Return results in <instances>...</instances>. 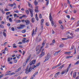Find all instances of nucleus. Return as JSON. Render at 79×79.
<instances>
[{
    "label": "nucleus",
    "instance_id": "f257e3e1",
    "mask_svg": "<svg viewBox=\"0 0 79 79\" xmlns=\"http://www.w3.org/2000/svg\"><path fill=\"white\" fill-rule=\"evenodd\" d=\"M49 19L50 21H51V24L52 26H54V27H56V25H55L54 24V22L53 21V18L52 17V14L50 13L49 14Z\"/></svg>",
    "mask_w": 79,
    "mask_h": 79
},
{
    "label": "nucleus",
    "instance_id": "f03ea898",
    "mask_svg": "<svg viewBox=\"0 0 79 79\" xmlns=\"http://www.w3.org/2000/svg\"><path fill=\"white\" fill-rule=\"evenodd\" d=\"M32 70V67H30L29 69H28V68H27L26 69V71L25 72V73L26 74H28L29 72H31V70Z\"/></svg>",
    "mask_w": 79,
    "mask_h": 79
},
{
    "label": "nucleus",
    "instance_id": "7ed1b4c3",
    "mask_svg": "<svg viewBox=\"0 0 79 79\" xmlns=\"http://www.w3.org/2000/svg\"><path fill=\"white\" fill-rule=\"evenodd\" d=\"M28 10L30 11L31 17V18H32V17H33V12H34V11H33V10H32V9L30 8H28Z\"/></svg>",
    "mask_w": 79,
    "mask_h": 79
},
{
    "label": "nucleus",
    "instance_id": "20e7f679",
    "mask_svg": "<svg viewBox=\"0 0 79 79\" xmlns=\"http://www.w3.org/2000/svg\"><path fill=\"white\" fill-rule=\"evenodd\" d=\"M35 62H36V60H32V61H31L30 63V65H31L32 64H35Z\"/></svg>",
    "mask_w": 79,
    "mask_h": 79
},
{
    "label": "nucleus",
    "instance_id": "39448f33",
    "mask_svg": "<svg viewBox=\"0 0 79 79\" xmlns=\"http://www.w3.org/2000/svg\"><path fill=\"white\" fill-rule=\"evenodd\" d=\"M69 34H70V35L71 37H73V33L71 32V31H67V32L66 35H68Z\"/></svg>",
    "mask_w": 79,
    "mask_h": 79
},
{
    "label": "nucleus",
    "instance_id": "423d86ee",
    "mask_svg": "<svg viewBox=\"0 0 79 79\" xmlns=\"http://www.w3.org/2000/svg\"><path fill=\"white\" fill-rule=\"evenodd\" d=\"M44 54L45 52H42L41 54L39 56V58H42V56H43L44 55Z\"/></svg>",
    "mask_w": 79,
    "mask_h": 79
},
{
    "label": "nucleus",
    "instance_id": "0eeeda50",
    "mask_svg": "<svg viewBox=\"0 0 79 79\" xmlns=\"http://www.w3.org/2000/svg\"><path fill=\"white\" fill-rule=\"evenodd\" d=\"M25 22L26 23V25H29V23H30V21L29 20H26L25 21Z\"/></svg>",
    "mask_w": 79,
    "mask_h": 79
},
{
    "label": "nucleus",
    "instance_id": "6e6552de",
    "mask_svg": "<svg viewBox=\"0 0 79 79\" xmlns=\"http://www.w3.org/2000/svg\"><path fill=\"white\" fill-rule=\"evenodd\" d=\"M46 59L44 61V63L46 61H48L49 59H50V56H47L46 57H45Z\"/></svg>",
    "mask_w": 79,
    "mask_h": 79
},
{
    "label": "nucleus",
    "instance_id": "1a4fd4ad",
    "mask_svg": "<svg viewBox=\"0 0 79 79\" xmlns=\"http://www.w3.org/2000/svg\"><path fill=\"white\" fill-rule=\"evenodd\" d=\"M71 64H70L69 65V66L68 67L67 69V71L66 73L68 72V71H69V69L70 68H71Z\"/></svg>",
    "mask_w": 79,
    "mask_h": 79
},
{
    "label": "nucleus",
    "instance_id": "9d476101",
    "mask_svg": "<svg viewBox=\"0 0 79 79\" xmlns=\"http://www.w3.org/2000/svg\"><path fill=\"white\" fill-rule=\"evenodd\" d=\"M20 26L21 27H17V29H22L23 28V27H24V25H20Z\"/></svg>",
    "mask_w": 79,
    "mask_h": 79
},
{
    "label": "nucleus",
    "instance_id": "9b49d317",
    "mask_svg": "<svg viewBox=\"0 0 79 79\" xmlns=\"http://www.w3.org/2000/svg\"><path fill=\"white\" fill-rule=\"evenodd\" d=\"M31 55H30L29 56V57L27 59V60L26 61V63H27L28 61H29V59H30V58H31Z\"/></svg>",
    "mask_w": 79,
    "mask_h": 79
},
{
    "label": "nucleus",
    "instance_id": "f8f14e48",
    "mask_svg": "<svg viewBox=\"0 0 79 79\" xmlns=\"http://www.w3.org/2000/svg\"><path fill=\"white\" fill-rule=\"evenodd\" d=\"M43 46H42L41 47V48L40 49V50L37 53V54L38 55L39 54V53H40V52L41 51V50H42V48H43Z\"/></svg>",
    "mask_w": 79,
    "mask_h": 79
},
{
    "label": "nucleus",
    "instance_id": "ddd939ff",
    "mask_svg": "<svg viewBox=\"0 0 79 79\" xmlns=\"http://www.w3.org/2000/svg\"><path fill=\"white\" fill-rule=\"evenodd\" d=\"M39 37H36V40L37 41V42H40V40H41V39L40 38L39 40Z\"/></svg>",
    "mask_w": 79,
    "mask_h": 79
},
{
    "label": "nucleus",
    "instance_id": "4468645a",
    "mask_svg": "<svg viewBox=\"0 0 79 79\" xmlns=\"http://www.w3.org/2000/svg\"><path fill=\"white\" fill-rule=\"evenodd\" d=\"M34 31H35V30L34 29H33V32L31 34V35L32 37H33V36H34V34H35V32Z\"/></svg>",
    "mask_w": 79,
    "mask_h": 79
},
{
    "label": "nucleus",
    "instance_id": "2eb2a0df",
    "mask_svg": "<svg viewBox=\"0 0 79 79\" xmlns=\"http://www.w3.org/2000/svg\"><path fill=\"white\" fill-rule=\"evenodd\" d=\"M34 4L35 6H37V5H38V2H37L36 0H35L34 2Z\"/></svg>",
    "mask_w": 79,
    "mask_h": 79
},
{
    "label": "nucleus",
    "instance_id": "dca6fc26",
    "mask_svg": "<svg viewBox=\"0 0 79 79\" xmlns=\"http://www.w3.org/2000/svg\"><path fill=\"white\" fill-rule=\"evenodd\" d=\"M71 53V52H67L64 53V54H66V55H70V54Z\"/></svg>",
    "mask_w": 79,
    "mask_h": 79
},
{
    "label": "nucleus",
    "instance_id": "f3484780",
    "mask_svg": "<svg viewBox=\"0 0 79 79\" xmlns=\"http://www.w3.org/2000/svg\"><path fill=\"white\" fill-rule=\"evenodd\" d=\"M44 19H42L41 21V25H43V23H44Z\"/></svg>",
    "mask_w": 79,
    "mask_h": 79
},
{
    "label": "nucleus",
    "instance_id": "a211bd4d",
    "mask_svg": "<svg viewBox=\"0 0 79 79\" xmlns=\"http://www.w3.org/2000/svg\"><path fill=\"white\" fill-rule=\"evenodd\" d=\"M65 65L64 64H63L62 65H61L59 68V69H62V68H63L64 67V66Z\"/></svg>",
    "mask_w": 79,
    "mask_h": 79
},
{
    "label": "nucleus",
    "instance_id": "6ab92c4d",
    "mask_svg": "<svg viewBox=\"0 0 79 79\" xmlns=\"http://www.w3.org/2000/svg\"><path fill=\"white\" fill-rule=\"evenodd\" d=\"M35 17L36 20H37V21H39V18L37 17V14H35Z\"/></svg>",
    "mask_w": 79,
    "mask_h": 79
},
{
    "label": "nucleus",
    "instance_id": "aec40b11",
    "mask_svg": "<svg viewBox=\"0 0 79 79\" xmlns=\"http://www.w3.org/2000/svg\"><path fill=\"white\" fill-rule=\"evenodd\" d=\"M16 6V3H14L13 4H11L9 5V6H11V7H12L13 6Z\"/></svg>",
    "mask_w": 79,
    "mask_h": 79
},
{
    "label": "nucleus",
    "instance_id": "412c9836",
    "mask_svg": "<svg viewBox=\"0 0 79 79\" xmlns=\"http://www.w3.org/2000/svg\"><path fill=\"white\" fill-rule=\"evenodd\" d=\"M28 4L29 7H30V8H32V5L29 2H28Z\"/></svg>",
    "mask_w": 79,
    "mask_h": 79
},
{
    "label": "nucleus",
    "instance_id": "4be33fe9",
    "mask_svg": "<svg viewBox=\"0 0 79 79\" xmlns=\"http://www.w3.org/2000/svg\"><path fill=\"white\" fill-rule=\"evenodd\" d=\"M76 72H74L73 75V78H75L76 77Z\"/></svg>",
    "mask_w": 79,
    "mask_h": 79
},
{
    "label": "nucleus",
    "instance_id": "5701e85b",
    "mask_svg": "<svg viewBox=\"0 0 79 79\" xmlns=\"http://www.w3.org/2000/svg\"><path fill=\"white\" fill-rule=\"evenodd\" d=\"M35 19L34 18H32L31 19V22L32 23H34L35 22V20H34Z\"/></svg>",
    "mask_w": 79,
    "mask_h": 79
},
{
    "label": "nucleus",
    "instance_id": "b1692460",
    "mask_svg": "<svg viewBox=\"0 0 79 79\" xmlns=\"http://www.w3.org/2000/svg\"><path fill=\"white\" fill-rule=\"evenodd\" d=\"M26 12L27 15H29V10H26Z\"/></svg>",
    "mask_w": 79,
    "mask_h": 79
},
{
    "label": "nucleus",
    "instance_id": "393cba45",
    "mask_svg": "<svg viewBox=\"0 0 79 79\" xmlns=\"http://www.w3.org/2000/svg\"><path fill=\"white\" fill-rule=\"evenodd\" d=\"M3 35L5 37H6V33L5 32H3L2 33Z\"/></svg>",
    "mask_w": 79,
    "mask_h": 79
},
{
    "label": "nucleus",
    "instance_id": "a878e982",
    "mask_svg": "<svg viewBox=\"0 0 79 79\" xmlns=\"http://www.w3.org/2000/svg\"><path fill=\"white\" fill-rule=\"evenodd\" d=\"M16 23H21V20H17L15 21Z\"/></svg>",
    "mask_w": 79,
    "mask_h": 79
},
{
    "label": "nucleus",
    "instance_id": "bb28decb",
    "mask_svg": "<svg viewBox=\"0 0 79 79\" xmlns=\"http://www.w3.org/2000/svg\"><path fill=\"white\" fill-rule=\"evenodd\" d=\"M79 64V60L77 62H76L74 64L75 65Z\"/></svg>",
    "mask_w": 79,
    "mask_h": 79
},
{
    "label": "nucleus",
    "instance_id": "cd10ccee",
    "mask_svg": "<svg viewBox=\"0 0 79 79\" xmlns=\"http://www.w3.org/2000/svg\"><path fill=\"white\" fill-rule=\"evenodd\" d=\"M67 38H68V39H71L72 38H73L72 37H71V36L70 35H68L67 36Z\"/></svg>",
    "mask_w": 79,
    "mask_h": 79
},
{
    "label": "nucleus",
    "instance_id": "c85d7f7f",
    "mask_svg": "<svg viewBox=\"0 0 79 79\" xmlns=\"http://www.w3.org/2000/svg\"><path fill=\"white\" fill-rule=\"evenodd\" d=\"M26 32V31L25 30H23L22 31V33H23V34H24V33H25V32Z\"/></svg>",
    "mask_w": 79,
    "mask_h": 79
},
{
    "label": "nucleus",
    "instance_id": "c756f323",
    "mask_svg": "<svg viewBox=\"0 0 79 79\" xmlns=\"http://www.w3.org/2000/svg\"><path fill=\"white\" fill-rule=\"evenodd\" d=\"M40 63H38L37 64H36V66L37 67H38V66H39V65H40Z\"/></svg>",
    "mask_w": 79,
    "mask_h": 79
},
{
    "label": "nucleus",
    "instance_id": "7c9ffc66",
    "mask_svg": "<svg viewBox=\"0 0 79 79\" xmlns=\"http://www.w3.org/2000/svg\"><path fill=\"white\" fill-rule=\"evenodd\" d=\"M49 3V1L48 0L46 3V5L47 6H48V3Z\"/></svg>",
    "mask_w": 79,
    "mask_h": 79
},
{
    "label": "nucleus",
    "instance_id": "2f4dec72",
    "mask_svg": "<svg viewBox=\"0 0 79 79\" xmlns=\"http://www.w3.org/2000/svg\"><path fill=\"white\" fill-rule=\"evenodd\" d=\"M0 27L1 28H4V26L2 25H0Z\"/></svg>",
    "mask_w": 79,
    "mask_h": 79
},
{
    "label": "nucleus",
    "instance_id": "473e14b6",
    "mask_svg": "<svg viewBox=\"0 0 79 79\" xmlns=\"http://www.w3.org/2000/svg\"><path fill=\"white\" fill-rule=\"evenodd\" d=\"M39 16L40 19H41L42 18V15H41V14H40Z\"/></svg>",
    "mask_w": 79,
    "mask_h": 79
},
{
    "label": "nucleus",
    "instance_id": "72a5a7b5",
    "mask_svg": "<svg viewBox=\"0 0 79 79\" xmlns=\"http://www.w3.org/2000/svg\"><path fill=\"white\" fill-rule=\"evenodd\" d=\"M61 39L63 40H67L68 39L66 38H62Z\"/></svg>",
    "mask_w": 79,
    "mask_h": 79
},
{
    "label": "nucleus",
    "instance_id": "f704fd0d",
    "mask_svg": "<svg viewBox=\"0 0 79 79\" xmlns=\"http://www.w3.org/2000/svg\"><path fill=\"white\" fill-rule=\"evenodd\" d=\"M76 32H79V28H77L76 30H75Z\"/></svg>",
    "mask_w": 79,
    "mask_h": 79
},
{
    "label": "nucleus",
    "instance_id": "c9c22d12",
    "mask_svg": "<svg viewBox=\"0 0 79 79\" xmlns=\"http://www.w3.org/2000/svg\"><path fill=\"white\" fill-rule=\"evenodd\" d=\"M61 63H60L57 65H56V66H57V67H58V66H61Z\"/></svg>",
    "mask_w": 79,
    "mask_h": 79
},
{
    "label": "nucleus",
    "instance_id": "e433bc0d",
    "mask_svg": "<svg viewBox=\"0 0 79 79\" xmlns=\"http://www.w3.org/2000/svg\"><path fill=\"white\" fill-rule=\"evenodd\" d=\"M64 46V45H63V44H60V45L59 47L60 48H62V47H63Z\"/></svg>",
    "mask_w": 79,
    "mask_h": 79
},
{
    "label": "nucleus",
    "instance_id": "4c0bfd02",
    "mask_svg": "<svg viewBox=\"0 0 79 79\" xmlns=\"http://www.w3.org/2000/svg\"><path fill=\"white\" fill-rule=\"evenodd\" d=\"M22 42L23 43V44H24V43H25V42H26V40H22Z\"/></svg>",
    "mask_w": 79,
    "mask_h": 79
},
{
    "label": "nucleus",
    "instance_id": "58836bf2",
    "mask_svg": "<svg viewBox=\"0 0 79 79\" xmlns=\"http://www.w3.org/2000/svg\"><path fill=\"white\" fill-rule=\"evenodd\" d=\"M74 46L73 45H72L71 47V48L70 49V50H73V48H74Z\"/></svg>",
    "mask_w": 79,
    "mask_h": 79
},
{
    "label": "nucleus",
    "instance_id": "ea45409f",
    "mask_svg": "<svg viewBox=\"0 0 79 79\" xmlns=\"http://www.w3.org/2000/svg\"><path fill=\"white\" fill-rule=\"evenodd\" d=\"M10 12H7L6 14V15H9V14H10Z\"/></svg>",
    "mask_w": 79,
    "mask_h": 79
},
{
    "label": "nucleus",
    "instance_id": "a19ab883",
    "mask_svg": "<svg viewBox=\"0 0 79 79\" xmlns=\"http://www.w3.org/2000/svg\"><path fill=\"white\" fill-rule=\"evenodd\" d=\"M35 10L36 13H38L39 12V10L38 9H35Z\"/></svg>",
    "mask_w": 79,
    "mask_h": 79
},
{
    "label": "nucleus",
    "instance_id": "79ce46f5",
    "mask_svg": "<svg viewBox=\"0 0 79 79\" xmlns=\"http://www.w3.org/2000/svg\"><path fill=\"white\" fill-rule=\"evenodd\" d=\"M66 72V70L65 71H63L61 73V74H64V73H65V72Z\"/></svg>",
    "mask_w": 79,
    "mask_h": 79
},
{
    "label": "nucleus",
    "instance_id": "37998d69",
    "mask_svg": "<svg viewBox=\"0 0 79 79\" xmlns=\"http://www.w3.org/2000/svg\"><path fill=\"white\" fill-rule=\"evenodd\" d=\"M58 54V52H55L54 54V56H56V55H57Z\"/></svg>",
    "mask_w": 79,
    "mask_h": 79
},
{
    "label": "nucleus",
    "instance_id": "c03bdc74",
    "mask_svg": "<svg viewBox=\"0 0 79 79\" xmlns=\"http://www.w3.org/2000/svg\"><path fill=\"white\" fill-rule=\"evenodd\" d=\"M9 20L10 22H12V19H11V18H9Z\"/></svg>",
    "mask_w": 79,
    "mask_h": 79
},
{
    "label": "nucleus",
    "instance_id": "a18cd8bd",
    "mask_svg": "<svg viewBox=\"0 0 79 79\" xmlns=\"http://www.w3.org/2000/svg\"><path fill=\"white\" fill-rule=\"evenodd\" d=\"M50 45H52V46L53 45H54V43H52L49 44Z\"/></svg>",
    "mask_w": 79,
    "mask_h": 79
},
{
    "label": "nucleus",
    "instance_id": "49530a36",
    "mask_svg": "<svg viewBox=\"0 0 79 79\" xmlns=\"http://www.w3.org/2000/svg\"><path fill=\"white\" fill-rule=\"evenodd\" d=\"M67 3L68 4H69V5H70V2H69V0H67Z\"/></svg>",
    "mask_w": 79,
    "mask_h": 79
},
{
    "label": "nucleus",
    "instance_id": "de8ad7c7",
    "mask_svg": "<svg viewBox=\"0 0 79 79\" xmlns=\"http://www.w3.org/2000/svg\"><path fill=\"white\" fill-rule=\"evenodd\" d=\"M56 67H57V66H55L54 67H53L52 68V69H55V68H56Z\"/></svg>",
    "mask_w": 79,
    "mask_h": 79
},
{
    "label": "nucleus",
    "instance_id": "09e8293b",
    "mask_svg": "<svg viewBox=\"0 0 79 79\" xmlns=\"http://www.w3.org/2000/svg\"><path fill=\"white\" fill-rule=\"evenodd\" d=\"M60 28L61 29H63V25H61L60 26Z\"/></svg>",
    "mask_w": 79,
    "mask_h": 79
},
{
    "label": "nucleus",
    "instance_id": "8fccbe9b",
    "mask_svg": "<svg viewBox=\"0 0 79 79\" xmlns=\"http://www.w3.org/2000/svg\"><path fill=\"white\" fill-rule=\"evenodd\" d=\"M3 76V74H2L1 75H0V79H1L2 77Z\"/></svg>",
    "mask_w": 79,
    "mask_h": 79
},
{
    "label": "nucleus",
    "instance_id": "3c124183",
    "mask_svg": "<svg viewBox=\"0 0 79 79\" xmlns=\"http://www.w3.org/2000/svg\"><path fill=\"white\" fill-rule=\"evenodd\" d=\"M66 58H71V56H67L66 57Z\"/></svg>",
    "mask_w": 79,
    "mask_h": 79
},
{
    "label": "nucleus",
    "instance_id": "603ef678",
    "mask_svg": "<svg viewBox=\"0 0 79 79\" xmlns=\"http://www.w3.org/2000/svg\"><path fill=\"white\" fill-rule=\"evenodd\" d=\"M67 18H68L69 19L70 18V16L69 15H67L66 16Z\"/></svg>",
    "mask_w": 79,
    "mask_h": 79
},
{
    "label": "nucleus",
    "instance_id": "864d4df0",
    "mask_svg": "<svg viewBox=\"0 0 79 79\" xmlns=\"http://www.w3.org/2000/svg\"><path fill=\"white\" fill-rule=\"evenodd\" d=\"M11 30H12L13 31H15V28H14V27H12Z\"/></svg>",
    "mask_w": 79,
    "mask_h": 79
},
{
    "label": "nucleus",
    "instance_id": "5fc2aeb1",
    "mask_svg": "<svg viewBox=\"0 0 79 79\" xmlns=\"http://www.w3.org/2000/svg\"><path fill=\"white\" fill-rule=\"evenodd\" d=\"M42 45H43V47L45 45V42H44L42 44Z\"/></svg>",
    "mask_w": 79,
    "mask_h": 79
},
{
    "label": "nucleus",
    "instance_id": "6e6d98bb",
    "mask_svg": "<svg viewBox=\"0 0 79 79\" xmlns=\"http://www.w3.org/2000/svg\"><path fill=\"white\" fill-rule=\"evenodd\" d=\"M52 43H54H54H55V39L53 40Z\"/></svg>",
    "mask_w": 79,
    "mask_h": 79
},
{
    "label": "nucleus",
    "instance_id": "4d7b16f0",
    "mask_svg": "<svg viewBox=\"0 0 79 79\" xmlns=\"http://www.w3.org/2000/svg\"><path fill=\"white\" fill-rule=\"evenodd\" d=\"M1 11L2 12V13L3 14H4V13H5V11H3V10L2 9L1 10Z\"/></svg>",
    "mask_w": 79,
    "mask_h": 79
},
{
    "label": "nucleus",
    "instance_id": "13d9d810",
    "mask_svg": "<svg viewBox=\"0 0 79 79\" xmlns=\"http://www.w3.org/2000/svg\"><path fill=\"white\" fill-rule=\"evenodd\" d=\"M58 76V75L56 74H55V76H54V77H55V78H56V77H57Z\"/></svg>",
    "mask_w": 79,
    "mask_h": 79
},
{
    "label": "nucleus",
    "instance_id": "bf43d9fd",
    "mask_svg": "<svg viewBox=\"0 0 79 79\" xmlns=\"http://www.w3.org/2000/svg\"><path fill=\"white\" fill-rule=\"evenodd\" d=\"M14 74V73H12L8 74V75H12V74Z\"/></svg>",
    "mask_w": 79,
    "mask_h": 79
},
{
    "label": "nucleus",
    "instance_id": "052dcab7",
    "mask_svg": "<svg viewBox=\"0 0 79 79\" xmlns=\"http://www.w3.org/2000/svg\"><path fill=\"white\" fill-rule=\"evenodd\" d=\"M23 44V43L22 42H19L18 44Z\"/></svg>",
    "mask_w": 79,
    "mask_h": 79
},
{
    "label": "nucleus",
    "instance_id": "680f3d73",
    "mask_svg": "<svg viewBox=\"0 0 79 79\" xmlns=\"http://www.w3.org/2000/svg\"><path fill=\"white\" fill-rule=\"evenodd\" d=\"M59 24H61L62 23V21L61 20H60L59 22Z\"/></svg>",
    "mask_w": 79,
    "mask_h": 79
},
{
    "label": "nucleus",
    "instance_id": "e2e57ef3",
    "mask_svg": "<svg viewBox=\"0 0 79 79\" xmlns=\"http://www.w3.org/2000/svg\"><path fill=\"white\" fill-rule=\"evenodd\" d=\"M43 25H41V30H43Z\"/></svg>",
    "mask_w": 79,
    "mask_h": 79
},
{
    "label": "nucleus",
    "instance_id": "0e129e2a",
    "mask_svg": "<svg viewBox=\"0 0 79 79\" xmlns=\"http://www.w3.org/2000/svg\"><path fill=\"white\" fill-rule=\"evenodd\" d=\"M48 44H47L46 46L45 47V48H48Z\"/></svg>",
    "mask_w": 79,
    "mask_h": 79
},
{
    "label": "nucleus",
    "instance_id": "69168bd1",
    "mask_svg": "<svg viewBox=\"0 0 79 79\" xmlns=\"http://www.w3.org/2000/svg\"><path fill=\"white\" fill-rule=\"evenodd\" d=\"M7 26H8V27H10V24L9 23H8L7 24Z\"/></svg>",
    "mask_w": 79,
    "mask_h": 79
},
{
    "label": "nucleus",
    "instance_id": "338daca9",
    "mask_svg": "<svg viewBox=\"0 0 79 79\" xmlns=\"http://www.w3.org/2000/svg\"><path fill=\"white\" fill-rule=\"evenodd\" d=\"M60 72H58L57 73H56V74L57 75H58V74H60Z\"/></svg>",
    "mask_w": 79,
    "mask_h": 79
},
{
    "label": "nucleus",
    "instance_id": "774afa93",
    "mask_svg": "<svg viewBox=\"0 0 79 79\" xmlns=\"http://www.w3.org/2000/svg\"><path fill=\"white\" fill-rule=\"evenodd\" d=\"M75 79H79V76L76 77Z\"/></svg>",
    "mask_w": 79,
    "mask_h": 79
}]
</instances>
